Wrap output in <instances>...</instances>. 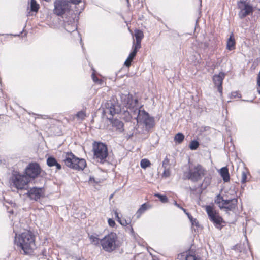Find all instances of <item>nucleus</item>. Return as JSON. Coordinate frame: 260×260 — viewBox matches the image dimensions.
<instances>
[{
    "label": "nucleus",
    "mask_w": 260,
    "mask_h": 260,
    "mask_svg": "<svg viewBox=\"0 0 260 260\" xmlns=\"http://www.w3.org/2000/svg\"><path fill=\"white\" fill-rule=\"evenodd\" d=\"M103 112L105 114H108L110 117H107L108 119L111 121L113 126L116 128L120 132H122L124 131L123 123L117 119H113V116L116 113L118 112V109L116 108L115 104L112 101H108L105 104Z\"/></svg>",
    "instance_id": "nucleus-1"
},
{
    "label": "nucleus",
    "mask_w": 260,
    "mask_h": 260,
    "mask_svg": "<svg viewBox=\"0 0 260 260\" xmlns=\"http://www.w3.org/2000/svg\"><path fill=\"white\" fill-rule=\"evenodd\" d=\"M18 244L25 254L31 253L36 248L35 236L29 231L22 233L19 238Z\"/></svg>",
    "instance_id": "nucleus-2"
},
{
    "label": "nucleus",
    "mask_w": 260,
    "mask_h": 260,
    "mask_svg": "<svg viewBox=\"0 0 260 260\" xmlns=\"http://www.w3.org/2000/svg\"><path fill=\"white\" fill-rule=\"evenodd\" d=\"M63 161L67 167L75 170H83L86 166L85 159L77 157L72 152L66 153Z\"/></svg>",
    "instance_id": "nucleus-3"
},
{
    "label": "nucleus",
    "mask_w": 260,
    "mask_h": 260,
    "mask_svg": "<svg viewBox=\"0 0 260 260\" xmlns=\"http://www.w3.org/2000/svg\"><path fill=\"white\" fill-rule=\"evenodd\" d=\"M206 170L203 167L198 164L193 168H189V170L184 174V179H187L193 182H197L205 174Z\"/></svg>",
    "instance_id": "nucleus-4"
},
{
    "label": "nucleus",
    "mask_w": 260,
    "mask_h": 260,
    "mask_svg": "<svg viewBox=\"0 0 260 260\" xmlns=\"http://www.w3.org/2000/svg\"><path fill=\"white\" fill-rule=\"evenodd\" d=\"M92 150L94 157L96 159L100 160L102 163L106 161V159L108 155L107 146L106 144L95 141L92 144Z\"/></svg>",
    "instance_id": "nucleus-5"
},
{
    "label": "nucleus",
    "mask_w": 260,
    "mask_h": 260,
    "mask_svg": "<svg viewBox=\"0 0 260 260\" xmlns=\"http://www.w3.org/2000/svg\"><path fill=\"white\" fill-rule=\"evenodd\" d=\"M117 238V235L115 233H111L105 236L100 240V244L103 249L108 252H111L115 250L117 247L116 243Z\"/></svg>",
    "instance_id": "nucleus-6"
},
{
    "label": "nucleus",
    "mask_w": 260,
    "mask_h": 260,
    "mask_svg": "<svg viewBox=\"0 0 260 260\" xmlns=\"http://www.w3.org/2000/svg\"><path fill=\"white\" fill-rule=\"evenodd\" d=\"M54 14L57 16H63V15H71L72 11L70 10V6L68 2L66 0H55L54 2Z\"/></svg>",
    "instance_id": "nucleus-7"
},
{
    "label": "nucleus",
    "mask_w": 260,
    "mask_h": 260,
    "mask_svg": "<svg viewBox=\"0 0 260 260\" xmlns=\"http://www.w3.org/2000/svg\"><path fill=\"white\" fill-rule=\"evenodd\" d=\"M12 185L17 189H26L27 185L30 182V180L24 174H20L19 173H15L11 178Z\"/></svg>",
    "instance_id": "nucleus-8"
},
{
    "label": "nucleus",
    "mask_w": 260,
    "mask_h": 260,
    "mask_svg": "<svg viewBox=\"0 0 260 260\" xmlns=\"http://www.w3.org/2000/svg\"><path fill=\"white\" fill-rule=\"evenodd\" d=\"M205 209L209 219L213 222L217 229L221 230L223 227L222 223L225 222L223 219L219 215L218 213L214 209L212 206L207 205L205 206Z\"/></svg>",
    "instance_id": "nucleus-9"
},
{
    "label": "nucleus",
    "mask_w": 260,
    "mask_h": 260,
    "mask_svg": "<svg viewBox=\"0 0 260 260\" xmlns=\"http://www.w3.org/2000/svg\"><path fill=\"white\" fill-rule=\"evenodd\" d=\"M42 171V170L38 162H31L25 169L24 174L31 180L38 177Z\"/></svg>",
    "instance_id": "nucleus-10"
},
{
    "label": "nucleus",
    "mask_w": 260,
    "mask_h": 260,
    "mask_svg": "<svg viewBox=\"0 0 260 260\" xmlns=\"http://www.w3.org/2000/svg\"><path fill=\"white\" fill-rule=\"evenodd\" d=\"M68 15L66 17L62 16L63 21V27L68 32H72L77 29V25L75 21L74 17L75 14H71Z\"/></svg>",
    "instance_id": "nucleus-11"
},
{
    "label": "nucleus",
    "mask_w": 260,
    "mask_h": 260,
    "mask_svg": "<svg viewBox=\"0 0 260 260\" xmlns=\"http://www.w3.org/2000/svg\"><path fill=\"white\" fill-rule=\"evenodd\" d=\"M238 8L240 9L238 13L240 18L243 19L246 16L252 13L253 9L252 6L244 1H240L238 4Z\"/></svg>",
    "instance_id": "nucleus-12"
},
{
    "label": "nucleus",
    "mask_w": 260,
    "mask_h": 260,
    "mask_svg": "<svg viewBox=\"0 0 260 260\" xmlns=\"http://www.w3.org/2000/svg\"><path fill=\"white\" fill-rule=\"evenodd\" d=\"M30 200L37 201L44 195V189L43 187H32L26 193Z\"/></svg>",
    "instance_id": "nucleus-13"
},
{
    "label": "nucleus",
    "mask_w": 260,
    "mask_h": 260,
    "mask_svg": "<svg viewBox=\"0 0 260 260\" xmlns=\"http://www.w3.org/2000/svg\"><path fill=\"white\" fill-rule=\"evenodd\" d=\"M142 116L138 120L137 123L143 122L145 126L146 130H149L154 126V119L150 117L147 112L142 110Z\"/></svg>",
    "instance_id": "nucleus-14"
},
{
    "label": "nucleus",
    "mask_w": 260,
    "mask_h": 260,
    "mask_svg": "<svg viewBox=\"0 0 260 260\" xmlns=\"http://www.w3.org/2000/svg\"><path fill=\"white\" fill-rule=\"evenodd\" d=\"M225 77V74L223 72H220L218 75H215L213 77V81L215 86L217 87L218 91L222 93V82Z\"/></svg>",
    "instance_id": "nucleus-15"
},
{
    "label": "nucleus",
    "mask_w": 260,
    "mask_h": 260,
    "mask_svg": "<svg viewBox=\"0 0 260 260\" xmlns=\"http://www.w3.org/2000/svg\"><path fill=\"white\" fill-rule=\"evenodd\" d=\"M238 200L236 198L231 200H226L224 202V205L222 206H219L220 209H225V211L228 213L229 211H233L237 205Z\"/></svg>",
    "instance_id": "nucleus-16"
},
{
    "label": "nucleus",
    "mask_w": 260,
    "mask_h": 260,
    "mask_svg": "<svg viewBox=\"0 0 260 260\" xmlns=\"http://www.w3.org/2000/svg\"><path fill=\"white\" fill-rule=\"evenodd\" d=\"M128 109H129L128 112L132 118L136 119L137 122L140 120V118L142 115V110L137 108L136 106L129 108Z\"/></svg>",
    "instance_id": "nucleus-17"
},
{
    "label": "nucleus",
    "mask_w": 260,
    "mask_h": 260,
    "mask_svg": "<svg viewBox=\"0 0 260 260\" xmlns=\"http://www.w3.org/2000/svg\"><path fill=\"white\" fill-rule=\"evenodd\" d=\"M47 165L50 167L55 166L58 170L61 169V165L58 163L56 158L53 156H49L47 159Z\"/></svg>",
    "instance_id": "nucleus-18"
},
{
    "label": "nucleus",
    "mask_w": 260,
    "mask_h": 260,
    "mask_svg": "<svg viewBox=\"0 0 260 260\" xmlns=\"http://www.w3.org/2000/svg\"><path fill=\"white\" fill-rule=\"evenodd\" d=\"M236 42L233 33H232L226 43V49L230 51L233 50L235 48Z\"/></svg>",
    "instance_id": "nucleus-19"
},
{
    "label": "nucleus",
    "mask_w": 260,
    "mask_h": 260,
    "mask_svg": "<svg viewBox=\"0 0 260 260\" xmlns=\"http://www.w3.org/2000/svg\"><path fill=\"white\" fill-rule=\"evenodd\" d=\"M220 174L224 182H228L230 181V177L229 173V169L226 167H224L220 169Z\"/></svg>",
    "instance_id": "nucleus-20"
},
{
    "label": "nucleus",
    "mask_w": 260,
    "mask_h": 260,
    "mask_svg": "<svg viewBox=\"0 0 260 260\" xmlns=\"http://www.w3.org/2000/svg\"><path fill=\"white\" fill-rule=\"evenodd\" d=\"M126 105L127 108L136 106L138 103V100H133L132 95L128 94L127 96L126 99Z\"/></svg>",
    "instance_id": "nucleus-21"
},
{
    "label": "nucleus",
    "mask_w": 260,
    "mask_h": 260,
    "mask_svg": "<svg viewBox=\"0 0 260 260\" xmlns=\"http://www.w3.org/2000/svg\"><path fill=\"white\" fill-rule=\"evenodd\" d=\"M150 207L149 205L147 203L142 204L136 213L137 218H139L141 215Z\"/></svg>",
    "instance_id": "nucleus-22"
},
{
    "label": "nucleus",
    "mask_w": 260,
    "mask_h": 260,
    "mask_svg": "<svg viewBox=\"0 0 260 260\" xmlns=\"http://www.w3.org/2000/svg\"><path fill=\"white\" fill-rule=\"evenodd\" d=\"M226 200H224L220 194H218L215 199V203L217 204L218 205V207H219V206L221 207L222 205H224V202Z\"/></svg>",
    "instance_id": "nucleus-23"
},
{
    "label": "nucleus",
    "mask_w": 260,
    "mask_h": 260,
    "mask_svg": "<svg viewBox=\"0 0 260 260\" xmlns=\"http://www.w3.org/2000/svg\"><path fill=\"white\" fill-rule=\"evenodd\" d=\"M184 139V135L181 133H178L174 137V141L179 144L181 143Z\"/></svg>",
    "instance_id": "nucleus-24"
},
{
    "label": "nucleus",
    "mask_w": 260,
    "mask_h": 260,
    "mask_svg": "<svg viewBox=\"0 0 260 260\" xmlns=\"http://www.w3.org/2000/svg\"><path fill=\"white\" fill-rule=\"evenodd\" d=\"M39 8V5L37 3L36 0H31L30 10L31 11L37 12L38 11Z\"/></svg>",
    "instance_id": "nucleus-25"
},
{
    "label": "nucleus",
    "mask_w": 260,
    "mask_h": 260,
    "mask_svg": "<svg viewBox=\"0 0 260 260\" xmlns=\"http://www.w3.org/2000/svg\"><path fill=\"white\" fill-rule=\"evenodd\" d=\"M135 36L136 41H141L144 37L143 32L140 30H136L135 32Z\"/></svg>",
    "instance_id": "nucleus-26"
},
{
    "label": "nucleus",
    "mask_w": 260,
    "mask_h": 260,
    "mask_svg": "<svg viewBox=\"0 0 260 260\" xmlns=\"http://www.w3.org/2000/svg\"><path fill=\"white\" fill-rule=\"evenodd\" d=\"M199 146V143L197 140L191 141L189 144V148L191 150H196Z\"/></svg>",
    "instance_id": "nucleus-27"
},
{
    "label": "nucleus",
    "mask_w": 260,
    "mask_h": 260,
    "mask_svg": "<svg viewBox=\"0 0 260 260\" xmlns=\"http://www.w3.org/2000/svg\"><path fill=\"white\" fill-rule=\"evenodd\" d=\"M150 165V161L147 159H143L140 162L141 167L143 169H146L147 167H149Z\"/></svg>",
    "instance_id": "nucleus-28"
},
{
    "label": "nucleus",
    "mask_w": 260,
    "mask_h": 260,
    "mask_svg": "<svg viewBox=\"0 0 260 260\" xmlns=\"http://www.w3.org/2000/svg\"><path fill=\"white\" fill-rule=\"evenodd\" d=\"M155 196L157 197L159 200L163 203H167L168 202V198L166 195H162L159 193H156Z\"/></svg>",
    "instance_id": "nucleus-29"
},
{
    "label": "nucleus",
    "mask_w": 260,
    "mask_h": 260,
    "mask_svg": "<svg viewBox=\"0 0 260 260\" xmlns=\"http://www.w3.org/2000/svg\"><path fill=\"white\" fill-rule=\"evenodd\" d=\"M76 116L78 118L83 120L85 119V117L86 116L85 112L84 111L81 110L77 113Z\"/></svg>",
    "instance_id": "nucleus-30"
},
{
    "label": "nucleus",
    "mask_w": 260,
    "mask_h": 260,
    "mask_svg": "<svg viewBox=\"0 0 260 260\" xmlns=\"http://www.w3.org/2000/svg\"><path fill=\"white\" fill-rule=\"evenodd\" d=\"M186 214L188 215V217L192 224H194L198 227L199 226V222L196 218H193L189 213H186Z\"/></svg>",
    "instance_id": "nucleus-31"
},
{
    "label": "nucleus",
    "mask_w": 260,
    "mask_h": 260,
    "mask_svg": "<svg viewBox=\"0 0 260 260\" xmlns=\"http://www.w3.org/2000/svg\"><path fill=\"white\" fill-rule=\"evenodd\" d=\"M164 170L162 174V176L165 178L169 177L170 175V171L169 168H164Z\"/></svg>",
    "instance_id": "nucleus-32"
},
{
    "label": "nucleus",
    "mask_w": 260,
    "mask_h": 260,
    "mask_svg": "<svg viewBox=\"0 0 260 260\" xmlns=\"http://www.w3.org/2000/svg\"><path fill=\"white\" fill-rule=\"evenodd\" d=\"M169 166H170V160L168 157L166 156L162 161V167L164 168H168Z\"/></svg>",
    "instance_id": "nucleus-33"
},
{
    "label": "nucleus",
    "mask_w": 260,
    "mask_h": 260,
    "mask_svg": "<svg viewBox=\"0 0 260 260\" xmlns=\"http://www.w3.org/2000/svg\"><path fill=\"white\" fill-rule=\"evenodd\" d=\"M185 260H198L197 257L193 254H188L185 255Z\"/></svg>",
    "instance_id": "nucleus-34"
},
{
    "label": "nucleus",
    "mask_w": 260,
    "mask_h": 260,
    "mask_svg": "<svg viewBox=\"0 0 260 260\" xmlns=\"http://www.w3.org/2000/svg\"><path fill=\"white\" fill-rule=\"evenodd\" d=\"M241 181L242 183H244L247 181V174L245 172L242 173Z\"/></svg>",
    "instance_id": "nucleus-35"
},
{
    "label": "nucleus",
    "mask_w": 260,
    "mask_h": 260,
    "mask_svg": "<svg viewBox=\"0 0 260 260\" xmlns=\"http://www.w3.org/2000/svg\"><path fill=\"white\" fill-rule=\"evenodd\" d=\"M90 239L91 240L92 242L94 243L95 244H98L99 243V239L93 235L90 236Z\"/></svg>",
    "instance_id": "nucleus-36"
},
{
    "label": "nucleus",
    "mask_w": 260,
    "mask_h": 260,
    "mask_svg": "<svg viewBox=\"0 0 260 260\" xmlns=\"http://www.w3.org/2000/svg\"><path fill=\"white\" fill-rule=\"evenodd\" d=\"M134 46L133 47H134L133 50H136V51L137 52L138 49H139V48H141V41H136V43H135L134 42Z\"/></svg>",
    "instance_id": "nucleus-37"
},
{
    "label": "nucleus",
    "mask_w": 260,
    "mask_h": 260,
    "mask_svg": "<svg viewBox=\"0 0 260 260\" xmlns=\"http://www.w3.org/2000/svg\"><path fill=\"white\" fill-rule=\"evenodd\" d=\"M231 98H241V95L238 91H234L231 93Z\"/></svg>",
    "instance_id": "nucleus-38"
},
{
    "label": "nucleus",
    "mask_w": 260,
    "mask_h": 260,
    "mask_svg": "<svg viewBox=\"0 0 260 260\" xmlns=\"http://www.w3.org/2000/svg\"><path fill=\"white\" fill-rule=\"evenodd\" d=\"M119 222L123 226H126V225L128 224L129 223H130V221L128 222L125 219H121Z\"/></svg>",
    "instance_id": "nucleus-39"
},
{
    "label": "nucleus",
    "mask_w": 260,
    "mask_h": 260,
    "mask_svg": "<svg viewBox=\"0 0 260 260\" xmlns=\"http://www.w3.org/2000/svg\"><path fill=\"white\" fill-rule=\"evenodd\" d=\"M137 52L136 51V50H133V51L132 52H131V53L129 54V55L128 56V57L129 58V59L133 60L136 55Z\"/></svg>",
    "instance_id": "nucleus-40"
},
{
    "label": "nucleus",
    "mask_w": 260,
    "mask_h": 260,
    "mask_svg": "<svg viewBox=\"0 0 260 260\" xmlns=\"http://www.w3.org/2000/svg\"><path fill=\"white\" fill-rule=\"evenodd\" d=\"M132 61L133 60L129 59V58L128 57V58L124 62V65L126 67H129L131 64V62H132Z\"/></svg>",
    "instance_id": "nucleus-41"
},
{
    "label": "nucleus",
    "mask_w": 260,
    "mask_h": 260,
    "mask_svg": "<svg viewBox=\"0 0 260 260\" xmlns=\"http://www.w3.org/2000/svg\"><path fill=\"white\" fill-rule=\"evenodd\" d=\"M108 222L109 226H110L111 227H114L115 225V222L114 220L112 219L109 218L108 219Z\"/></svg>",
    "instance_id": "nucleus-42"
},
{
    "label": "nucleus",
    "mask_w": 260,
    "mask_h": 260,
    "mask_svg": "<svg viewBox=\"0 0 260 260\" xmlns=\"http://www.w3.org/2000/svg\"><path fill=\"white\" fill-rule=\"evenodd\" d=\"M68 2L73 4H78L81 2V0H68Z\"/></svg>",
    "instance_id": "nucleus-43"
},
{
    "label": "nucleus",
    "mask_w": 260,
    "mask_h": 260,
    "mask_svg": "<svg viewBox=\"0 0 260 260\" xmlns=\"http://www.w3.org/2000/svg\"><path fill=\"white\" fill-rule=\"evenodd\" d=\"M92 79H93V80L95 82H98V81H100V82L101 81V80H99V79H98V78L96 76H95V75H94V74H92Z\"/></svg>",
    "instance_id": "nucleus-44"
},
{
    "label": "nucleus",
    "mask_w": 260,
    "mask_h": 260,
    "mask_svg": "<svg viewBox=\"0 0 260 260\" xmlns=\"http://www.w3.org/2000/svg\"><path fill=\"white\" fill-rule=\"evenodd\" d=\"M114 214L115 215V217L116 218H117V221L119 222V220L121 219V218H120V217L119 216V215H118V213L117 212V211H114Z\"/></svg>",
    "instance_id": "nucleus-45"
},
{
    "label": "nucleus",
    "mask_w": 260,
    "mask_h": 260,
    "mask_svg": "<svg viewBox=\"0 0 260 260\" xmlns=\"http://www.w3.org/2000/svg\"><path fill=\"white\" fill-rule=\"evenodd\" d=\"M41 255L44 257H47V251L46 249H43L41 252Z\"/></svg>",
    "instance_id": "nucleus-46"
},
{
    "label": "nucleus",
    "mask_w": 260,
    "mask_h": 260,
    "mask_svg": "<svg viewBox=\"0 0 260 260\" xmlns=\"http://www.w3.org/2000/svg\"><path fill=\"white\" fill-rule=\"evenodd\" d=\"M133 135H134V133L132 132L129 134H127V136H126V138L127 139H129L133 137Z\"/></svg>",
    "instance_id": "nucleus-47"
},
{
    "label": "nucleus",
    "mask_w": 260,
    "mask_h": 260,
    "mask_svg": "<svg viewBox=\"0 0 260 260\" xmlns=\"http://www.w3.org/2000/svg\"><path fill=\"white\" fill-rule=\"evenodd\" d=\"M174 204H175L177 207H178V208H180V207H181L180 206V205H179V204H177V203L176 201H175V202H174Z\"/></svg>",
    "instance_id": "nucleus-48"
},
{
    "label": "nucleus",
    "mask_w": 260,
    "mask_h": 260,
    "mask_svg": "<svg viewBox=\"0 0 260 260\" xmlns=\"http://www.w3.org/2000/svg\"><path fill=\"white\" fill-rule=\"evenodd\" d=\"M126 1L127 6L129 7L130 6V3H129V0H126Z\"/></svg>",
    "instance_id": "nucleus-49"
},
{
    "label": "nucleus",
    "mask_w": 260,
    "mask_h": 260,
    "mask_svg": "<svg viewBox=\"0 0 260 260\" xmlns=\"http://www.w3.org/2000/svg\"><path fill=\"white\" fill-rule=\"evenodd\" d=\"M257 91H258V92L260 93V86H259L258 85H257Z\"/></svg>",
    "instance_id": "nucleus-50"
},
{
    "label": "nucleus",
    "mask_w": 260,
    "mask_h": 260,
    "mask_svg": "<svg viewBox=\"0 0 260 260\" xmlns=\"http://www.w3.org/2000/svg\"><path fill=\"white\" fill-rule=\"evenodd\" d=\"M180 209H181L183 210V211H184L185 213H186V214L187 213L186 212V209H184V208H182V207H180Z\"/></svg>",
    "instance_id": "nucleus-51"
},
{
    "label": "nucleus",
    "mask_w": 260,
    "mask_h": 260,
    "mask_svg": "<svg viewBox=\"0 0 260 260\" xmlns=\"http://www.w3.org/2000/svg\"><path fill=\"white\" fill-rule=\"evenodd\" d=\"M92 179H93V180H94V178H92ZM89 180H90V181H91V180H92V178H91V177L90 178Z\"/></svg>",
    "instance_id": "nucleus-52"
},
{
    "label": "nucleus",
    "mask_w": 260,
    "mask_h": 260,
    "mask_svg": "<svg viewBox=\"0 0 260 260\" xmlns=\"http://www.w3.org/2000/svg\"><path fill=\"white\" fill-rule=\"evenodd\" d=\"M113 194H111L110 198L111 199L113 197Z\"/></svg>",
    "instance_id": "nucleus-53"
},
{
    "label": "nucleus",
    "mask_w": 260,
    "mask_h": 260,
    "mask_svg": "<svg viewBox=\"0 0 260 260\" xmlns=\"http://www.w3.org/2000/svg\"><path fill=\"white\" fill-rule=\"evenodd\" d=\"M131 230H132V232H133V229L132 228H131Z\"/></svg>",
    "instance_id": "nucleus-54"
},
{
    "label": "nucleus",
    "mask_w": 260,
    "mask_h": 260,
    "mask_svg": "<svg viewBox=\"0 0 260 260\" xmlns=\"http://www.w3.org/2000/svg\"><path fill=\"white\" fill-rule=\"evenodd\" d=\"M79 260H85V259H84V258H82V259H80Z\"/></svg>",
    "instance_id": "nucleus-55"
}]
</instances>
